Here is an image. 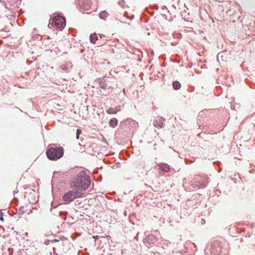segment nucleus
Here are the masks:
<instances>
[{"label": "nucleus", "mask_w": 255, "mask_h": 255, "mask_svg": "<svg viewBox=\"0 0 255 255\" xmlns=\"http://www.w3.org/2000/svg\"><path fill=\"white\" fill-rule=\"evenodd\" d=\"M91 184V180L89 176L86 175L84 172H81L78 175L75 181L70 183V186L73 190L83 193L85 195L84 191L86 190Z\"/></svg>", "instance_id": "obj_1"}, {"label": "nucleus", "mask_w": 255, "mask_h": 255, "mask_svg": "<svg viewBox=\"0 0 255 255\" xmlns=\"http://www.w3.org/2000/svg\"><path fill=\"white\" fill-rule=\"evenodd\" d=\"M64 153L62 147H51L46 152L47 157L51 160H57L60 158Z\"/></svg>", "instance_id": "obj_2"}, {"label": "nucleus", "mask_w": 255, "mask_h": 255, "mask_svg": "<svg viewBox=\"0 0 255 255\" xmlns=\"http://www.w3.org/2000/svg\"><path fill=\"white\" fill-rule=\"evenodd\" d=\"M65 25V19L64 17L56 15L50 21L49 26L51 27H56V28L61 29L64 27Z\"/></svg>", "instance_id": "obj_3"}, {"label": "nucleus", "mask_w": 255, "mask_h": 255, "mask_svg": "<svg viewBox=\"0 0 255 255\" xmlns=\"http://www.w3.org/2000/svg\"><path fill=\"white\" fill-rule=\"evenodd\" d=\"M83 196V193H81L77 190H73L72 191H69V192L65 193L63 196L62 198L64 201L69 203L73 201L75 199L77 198H81Z\"/></svg>", "instance_id": "obj_4"}, {"label": "nucleus", "mask_w": 255, "mask_h": 255, "mask_svg": "<svg viewBox=\"0 0 255 255\" xmlns=\"http://www.w3.org/2000/svg\"><path fill=\"white\" fill-rule=\"evenodd\" d=\"M156 239L153 235H149L145 239V243L151 245L156 242Z\"/></svg>", "instance_id": "obj_5"}, {"label": "nucleus", "mask_w": 255, "mask_h": 255, "mask_svg": "<svg viewBox=\"0 0 255 255\" xmlns=\"http://www.w3.org/2000/svg\"><path fill=\"white\" fill-rule=\"evenodd\" d=\"M157 166L159 167L161 170L166 172H168L170 170L169 166L165 163H158Z\"/></svg>", "instance_id": "obj_6"}, {"label": "nucleus", "mask_w": 255, "mask_h": 255, "mask_svg": "<svg viewBox=\"0 0 255 255\" xmlns=\"http://www.w3.org/2000/svg\"><path fill=\"white\" fill-rule=\"evenodd\" d=\"M83 7L85 10H88L91 7L92 1L91 0H82Z\"/></svg>", "instance_id": "obj_7"}, {"label": "nucleus", "mask_w": 255, "mask_h": 255, "mask_svg": "<svg viewBox=\"0 0 255 255\" xmlns=\"http://www.w3.org/2000/svg\"><path fill=\"white\" fill-rule=\"evenodd\" d=\"M120 111V108L117 107L115 108H110L106 112L109 114H116L118 112Z\"/></svg>", "instance_id": "obj_8"}, {"label": "nucleus", "mask_w": 255, "mask_h": 255, "mask_svg": "<svg viewBox=\"0 0 255 255\" xmlns=\"http://www.w3.org/2000/svg\"><path fill=\"white\" fill-rule=\"evenodd\" d=\"M98 39V36L96 33H94L90 35V42L92 43L95 44L96 43V41Z\"/></svg>", "instance_id": "obj_9"}, {"label": "nucleus", "mask_w": 255, "mask_h": 255, "mask_svg": "<svg viewBox=\"0 0 255 255\" xmlns=\"http://www.w3.org/2000/svg\"><path fill=\"white\" fill-rule=\"evenodd\" d=\"M117 124L118 120L115 118H113L110 121L109 125L112 128H115L117 125Z\"/></svg>", "instance_id": "obj_10"}, {"label": "nucleus", "mask_w": 255, "mask_h": 255, "mask_svg": "<svg viewBox=\"0 0 255 255\" xmlns=\"http://www.w3.org/2000/svg\"><path fill=\"white\" fill-rule=\"evenodd\" d=\"M164 123L162 122L161 119L157 120L154 122V126L156 127H162Z\"/></svg>", "instance_id": "obj_11"}, {"label": "nucleus", "mask_w": 255, "mask_h": 255, "mask_svg": "<svg viewBox=\"0 0 255 255\" xmlns=\"http://www.w3.org/2000/svg\"><path fill=\"white\" fill-rule=\"evenodd\" d=\"M173 87L174 89L178 90L181 87L180 83L178 81H174L173 83Z\"/></svg>", "instance_id": "obj_12"}, {"label": "nucleus", "mask_w": 255, "mask_h": 255, "mask_svg": "<svg viewBox=\"0 0 255 255\" xmlns=\"http://www.w3.org/2000/svg\"><path fill=\"white\" fill-rule=\"evenodd\" d=\"M107 15H108V13L106 11H102L100 13V17L101 18L104 19L105 18H106L107 16Z\"/></svg>", "instance_id": "obj_13"}, {"label": "nucleus", "mask_w": 255, "mask_h": 255, "mask_svg": "<svg viewBox=\"0 0 255 255\" xmlns=\"http://www.w3.org/2000/svg\"><path fill=\"white\" fill-rule=\"evenodd\" d=\"M82 131L80 129H77V133H76V138L78 139L79 138L80 134L82 133Z\"/></svg>", "instance_id": "obj_14"}, {"label": "nucleus", "mask_w": 255, "mask_h": 255, "mask_svg": "<svg viewBox=\"0 0 255 255\" xmlns=\"http://www.w3.org/2000/svg\"><path fill=\"white\" fill-rule=\"evenodd\" d=\"M99 85H99V87H100V88H102V89H104L106 87V86H107V85H106V84H105V83H100V84H99Z\"/></svg>", "instance_id": "obj_15"}, {"label": "nucleus", "mask_w": 255, "mask_h": 255, "mask_svg": "<svg viewBox=\"0 0 255 255\" xmlns=\"http://www.w3.org/2000/svg\"><path fill=\"white\" fill-rule=\"evenodd\" d=\"M0 220H1L2 221H3V216H2V215L1 213L0 214Z\"/></svg>", "instance_id": "obj_16"}]
</instances>
